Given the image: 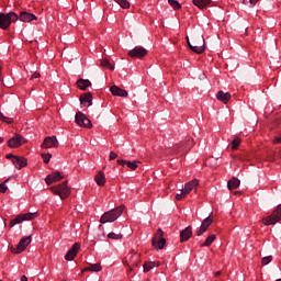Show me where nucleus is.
<instances>
[{"label":"nucleus","mask_w":281,"mask_h":281,"mask_svg":"<svg viewBox=\"0 0 281 281\" xmlns=\"http://www.w3.org/2000/svg\"><path fill=\"white\" fill-rule=\"evenodd\" d=\"M193 44L190 43V37L187 36V43L191 50L195 54H203L205 52V37L203 35H193Z\"/></svg>","instance_id":"1"},{"label":"nucleus","mask_w":281,"mask_h":281,"mask_svg":"<svg viewBox=\"0 0 281 281\" xmlns=\"http://www.w3.org/2000/svg\"><path fill=\"white\" fill-rule=\"evenodd\" d=\"M126 206L121 205L114 210L108 211L105 212L101 218H100V223H102L103 225L105 223H115V221H117V218L120 217L121 214L124 213Z\"/></svg>","instance_id":"2"},{"label":"nucleus","mask_w":281,"mask_h":281,"mask_svg":"<svg viewBox=\"0 0 281 281\" xmlns=\"http://www.w3.org/2000/svg\"><path fill=\"white\" fill-rule=\"evenodd\" d=\"M15 21H19V15L15 12L0 13V30H8Z\"/></svg>","instance_id":"3"},{"label":"nucleus","mask_w":281,"mask_h":281,"mask_svg":"<svg viewBox=\"0 0 281 281\" xmlns=\"http://www.w3.org/2000/svg\"><path fill=\"white\" fill-rule=\"evenodd\" d=\"M67 183L68 182L65 181L61 184L50 187L49 190H52L54 194H57V196H60V199L65 200L69 194H71V190L67 187Z\"/></svg>","instance_id":"4"},{"label":"nucleus","mask_w":281,"mask_h":281,"mask_svg":"<svg viewBox=\"0 0 281 281\" xmlns=\"http://www.w3.org/2000/svg\"><path fill=\"white\" fill-rule=\"evenodd\" d=\"M281 221V204L277 206V209L272 212L271 215L262 220L263 225H276V223H280Z\"/></svg>","instance_id":"5"},{"label":"nucleus","mask_w":281,"mask_h":281,"mask_svg":"<svg viewBox=\"0 0 281 281\" xmlns=\"http://www.w3.org/2000/svg\"><path fill=\"white\" fill-rule=\"evenodd\" d=\"M151 245L155 249H164L166 247V238H164V231L161 228L157 229V233L151 239Z\"/></svg>","instance_id":"6"},{"label":"nucleus","mask_w":281,"mask_h":281,"mask_svg":"<svg viewBox=\"0 0 281 281\" xmlns=\"http://www.w3.org/2000/svg\"><path fill=\"white\" fill-rule=\"evenodd\" d=\"M75 122L78 124V126H83V128H92L93 124L91 123V120L87 117L82 112H77L75 116Z\"/></svg>","instance_id":"7"},{"label":"nucleus","mask_w":281,"mask_h":281,"mask_svg":"<svg viewBox=\"0 0 281 281\" xmlns=\"http://www.w3.org/2000/svg\"><path fill=\"white\" fill-rule=\"evenodd\" d=\"M34 218H36V213L20 214L15 218L11 220L10 227H14L15 225H21L23 221H32Z\"/></svg>","instance_id":"8"},{"label":"nucleus","mask_w":281,"mask_h":281,"mask_svg":"<svg viewBox=\"0 0 281 281\" xmlns=\"http://www.w3.org/2000/svg\"><path fill=\"white\" fill-rule=\"evenodd\" d=\"M27 140L25 137H23L21 134H15L13 137H11L8 140L9 148H19L20 146H23Z\"/></svg>","instance_id":"9"},{"label":"nucleus","mask_w":281,"mask_h":281,"mask_svg":"<svg viewBox=\"0 0 281 281\" xmlns=\"http://www.w3.org/2000/svg\"><path fill=\"white\" fill-rule=\"evenodd\" d=\"M148 54V50L142 46H136L128 52L131 58H144Z\"/></svg>","instance_id":"10"},{"label":"nucleus","mask_w":281,"mask_h":281,"mask_svg":"<svg viewBox=\"0 0 281 281\" xmlns=\"http://www.w3.org/2000/svg\"><path fill=\"white\" fill-rule=\"evenodd\" d=\"M212 223H214V217H212V215H209L202 221L200 228L196 231V236H203V234H205V231L210 228V225H212Z\"/></svg>","instance_id":"11"},{"label":"nucleus","mask_w":281,"mask_h":281,"mask_svg":"<svg viewBox=\"0 0 281 281\" xmlns=\"http://www.w3.org/2000/svg\"><path fill=\"white\" fill-rule=\"evenodd\" d=\"M126 265H127L130 271L133 270V267H138L139 266V254L131 252L130 255H127Z\"/></svg>","instance_id":"12"},{"label":"nucleus","mask_w":281,"mask_h":281,"mask_svg":"<svg viewBox=\"0 0 281 281\" xmlns=\"http://www.w3.org/2000/svg\"><path fill=\"white\" fill-rule=\"evenodd\" d=\"M30 243H32V236L23 237L19 241V244L14 250V254H23V251H25V247H27V245H30Z\"/></svg>","instance_id":"13"},{"label":"nucleus","mask_w":281,"mask_h":281,"mask_svg":"<svg viewBox=\"0 0 281 281\" xmlns=\"http://www.w3.org/2000/svg\"><path fill=\"white\" fill-rule=\"evenodd\" d=\"M42 148H58V139L56 136H48L42 143Z\"/></svg>","instance_id":"14"},{"label":"nucleus","mask_w":281,"mask_h":281,"mask_svg":"<svg viewBox=\"0 0 281 281\" xmlns=\"http://www.w3.org/2000/svg\"><path fill=\"white\" fill-rule=\"evenodd\" d=\"M78 251H80V244L76 243L67 251V254L65 256V260H74L76 258V256H78Z\"/></svg>","instance_id":"15"},{"label":"nucleus","mask_w":281,"mask_h":281,"mask_svg":"<svg viewBox=\"0 0 281 281\" xmlns=\"http://www.w3.org/2000/svg\"><path fill=\"white\" fill-rule=\"evenodd\" d=\"M18 19H20L22 23H32V21H36V15L34 13L22 11L20 13V16L18 15Z\"/></svg>","instance_id":"16"},{"label":"nucleus","mask_w":281,"mask_h":281,"mask_svg":"<svg viewBox=\"0 0 281 281\" xmlns=\"http://www.w3.org/2000/svg\"><path fill=\"white\" fill-rule=\"evenodd\" d=\"M63 179V173L59 171L52 172L48 175L45 179L47 186H52V183H56L57 181H60Z\"/></svg>","instance_id":"17"},{"label":"nucleus","mask_w":281,"mask_h":281,"mask_svg":"<svg viewBox=\"0 0 281 281\" xmlns=\"http://www.w3.org/2000/svg\"><path fill=\"white\" fill-rule=\"evenodd\" d=\"M110 91L112 95H117L119 98H127L128 97V91L117 87V86H112L110 88Z\"/></svg>","instance_id":"18"},{"label":"nucleus","mask_w":281,"mask_h":281,"mask_svg":"<svg viewBox=\"0 0 281 281\" xmlns=\"http://www.w3.org/2000/svg\"><path fill=\"white\" fill-rule=\"evenodd\" d=\"M192 237V226H188L180 232V241L186 243Z\"/></svg>","instance_id":"19"},{"label":"nucleus","mask_w":281,"mask_h":281,"mask_svg":"<svg viewBox=\"0 0 281 281\" xmlns=\"http://www.w3.org/2000/svg\"><path fill=\"white\" fill-rule=\"evenodd\" d=\"M89 104V106H91V104H93V94H91V92H86L80 97V104L81 106H85L86 104Z\"/></svg>","instance_id":"20"},{"label":"nucleus","mask_w":281,"mask_h":281,"mask_svg":"<svg viewBox=\"0 0 281 281\" xmlns=\"http://www.w3.org/2000/svg\"><path fill=\"white\" fill-rule=\"evenodd\" d=\"M13 165L18 170H21V168H25L27 166V159L24 157H13Z\"/></svg>","instance_id":"21"},{"label":"nucleus","mask_w":281,"mask_h":281,"mask_svg":"<svg viewBox=\"0 0 281 281\" xmlns=\"http://www.w3.org/2000/svg\"><path fill=\"white\" fill-rule=\"evenodd\" d=\"M216 98L220 102L227 104V102L232 100V94L229 92H224L223 90H220L216 94Z\"/></svg>","instance_id":"22"},{"label":"nucleus","mask_w":281,"mask_h":281,"mask_svg":"<svg viewBox=\"0 0 281 281\" xmlns=\"http://www.w3.org/2000/svg\"><path fill=\"white\" fill-rule=\"evenodd\" d=\"M188 146H192L191 139H188L186 143L182 142L180 144L175 145L172 150H173V153H179V150H186V148H188Z\"/></svg>","instance_id":"23"},{"label":"nucleus","mask_w":281,"mask_h":281,"mask_svg":"<svg viewBox=\"0 0 281 281\" xmlns=\"http://www.w3.org/2000/svg\"><path fill=\"white\" fill-rule=\"evenodd\" d=\"M192 3L199 8V10H205V8L212 3V0H193Z\"/></svg>","instance_id":"24"},{"label":"nucleus","mask_w":281,"mask_h":281,"mask_svg":"<svg viewBox=\"0 0 281 281\" xmlns=\"http://www.w3.org/2000/svg\"><path fill=\"white\" fill-rule=\"evenodd\" d=\"M94 181L98 186L103 187L106 183V177L104 176V171H99L94 177Z\"/></svg>","instance_id":"25"},{"label":"nucleus","mask_w":281,"mask_h":281,"mask_svg":"<svg viewBox=\"0 0 281 281\" xmlns=\"http://www.w3.org/2000/svg\"><path fill=\"white\" fill-rule=\"evenodd\" d=\"M77 86L81 91H87L88 87H91V81L89 79H79Z\"/></svg>","instance_id":"26"},{"label":"nucleus","mask_w":281,"mask_h":281,"mask_svg":"<svg viewBox=\"0 0 281 281\" xmlns=\"http://www.w3.org/2000/svg\"><path fill=\"white\" fill-rule=\"evenodd\" d=\"M199 186V180L194 179L188 183L184 184V194H188L193 188H196Z\"/></svg>","instance_id":"27"},{"label":"nucleus","mask_w":281,"mask_h":281,"mask_svg":"<svg viewBox=\"0 0 281 281\" xmlns=\"http://www.w3.org/2000/svg\"><path fill=\"white\" fill-rule=\"evenodd\" d=\"M239 186H240V180H238V178H233L227 182L228 190H236V188H238Z\"/></svg>","instance_id":"28"},{"label":"nucleus","mask_w":281,"mask_h":281,"mask_svg":"<svg viewBox=\"0 0 281 281\" xmlns=\"http://www.w3.org/2000/svg\"><path fill=\"white\" fill-rule=\"evenodd\" d=\"M83 271H94L98 273L99 271H102V266H100V263H92L89 267H86Z\"/></svg>","instance_id":"29"},{"label":"nucleus","mask_w":281,"mask_h":281,"mask_svg":"<svg viewBox=\"0 0 281 281\" xmlns=\"http://www.w3.org/2000/svg\"><path fill=\"white\" fill-rule=\"evenodd\" d=\"M100 65L101 67H105V69H110V71L115 70V66L111 65V61H109V59H101Z\"/></svg>","instance_id":"30"},{"label":"nucleus","mask_w":281,"mask_h":281,"mask_svg":"<svg viewBox=\"0 0 281 281\" xmlns=\"http://www.w3.org/2000/svg\"><path fill=\"white\" fill-rule=\"evenodd\" d=\"M215 240H216V235L212 234L204 240V243L201 244V247H210V245H212V243H214Z\"/></svg>","instance_id":"31"},{"label":"nucleus","mask_w":281,"mask_h":281,"mask_svg":"<svg viewBox=\"0 0 281 281\" xmlns=\"http://www.w3.org/2000/svg\"><path fill=\"white\" fill-rule=\"evenodd\" d=\"M155 269V261H146L144 265H143V271L144 273H148V271Z\"/></svg>","instance_id":"32"},{"label":"nucleus","mask_w":281,"mask_h":281,"mask_svg":"<svg viewBox=\"0 0 281 281\" xmlns=\"http://www.w3.org/2000/svg\"><path fill=\"white\" fill-rule=\"evenodd\" d=\"M119 5H121V8H123L124 10H128V8H131V2H128V0H114Z\"/></svg>","instance_id":"33"},{"label":"nucleus","mask_w":281,"mask_h":281,"mask_svg":"<svg viewBox=\"0 0 281 281\" xmlns=\"http://www.w3.org/2000/svg\"><path fill=\"white\" fill-rule=\"evenodd\" d=\"M0 121L4 122L5 124H12L14 119L3 115V113L0 111Z\"/></svg>","instance_id":"34"},{"label":"nucleus","mask_w":281,"mask_h":281,"mask_svg":"<svg viewBox=\"0 0 281 281\" xmlns=\"http://www.w3.org/2000/svg\"><path fill=\"white\" fill-rule=\"evenodd\" d=\"M137 164H139V161L135 160V161H128L126 160L125 166H127V168H130L131 170H137L138 166Z\"/></svg>","instance_id":"35"},{"label":"nucleus","mask_w":281,"mask_h":281,"mask_svg":"<svg viewBox=\"0 0 281 281\" xmlns=\"http://www.w3.org/2000/svg\"><path fill=\"white\" fill-rule=\"evenodd\" d=\"M169 5L173 8V10H181V3L177 0H168Z\"/></svg>","instance_id":"36"},{"label":"nucleus","mask_w":281,"mask_h":281,"mask_svg":"<svg viewBox=\"0 0 281 281\" xmlns=\"http://www.w3.org/2000/svg\"><path fill=\"white\" fill-rule=\"evenodd\" d=\"M108 238H110L111 240H122L123 235L122 234H115V233H110L108 235Z\"/></svg>","instance_id":"37"},{"label":"nucleus","mask_w":281,"mask_h":281,"mask_svg":"<svg viewBox=\"0 0 281 281\" xmlns=\"http://www.w3.org/2000/svg\"><path fill=\"white\" fill-rule=\"evenodd\" d=\"M8 181H10V179H7L4 182L0 183V192L2 194H5V192H8Z\"/></svg>","instance_id":"38"},{"label":"nucleus","mask_w":281,"mask_h":281,"mask_svg":"<svg viewBox=\"0 0 281 281\" xmlns=\"http://www.w3.org/2000/svg\"><path fill=\"white\" fill-rule=\"evenodd\" d=\"M238 146H240V138L236 137L232 142V149L233 150H238Z\"/></svg>","instance_id":"39"},{"label":"nucleus","mask_w":281,"mask_h":281,"mask_svg":"<svg viewBox=\"0 0 281 281\" xmlns=\"http://www.w3.org/2000/svg\"><path fill=\"white\" fill-rule=\"evenodd\" d=\"M41 156H42V159H43L44 164H49V159H52V154L42 153Z\"/></svg>","instance_id":"40"},{"label":"nucleus","mask_w":281,"mask_h":281,"mask_svg":"<svg viewBox=\"0 0 281 281\" xmlns=\"http://www.w3.org/2000/svg\"><path fill=\"white\" fill-rule=\"evenodd\" d=\"M186 196H188V194L184 193V190L182 189L180 193L176 194V199L177 201H181L182 199H186Z\"/></svg>","instance_id":"41"},{"label":"nucleus","mask_w":281,"mask_h":281,"mask_svg":"<svg viewBox=\"0 0 281 281\" xmlns=\"http://www.w3.org/2000/svg\"><path fill=\"white\" fill-rule=\"evenodd\" d=\"M271 260H273V256H267L262 258V265H269V262H271Z\"/></svg>","instance_id":"42"},{"label":"nucleus","mask_w":281,"mask_h":281,"mask_svg":"<svg viewBox=\"0 0 281 281\" xmlns=\"http://www.w3.org/2000/svg\"><path fill=\"white\" fill-rule=\"evenodd\" d=\"M110 161H113L114 159H117V154L115 151H111L109 156Z\"/></svg>","instance_id":"43"},{"label":"nucleus","mask_w":281,"mask_h":281,"mask_svg":"<svg viewBox=\"0 0 281 281\" xmlns=\"http://www.w3.org/2000/svg\"><path fill=\"white\" fill-rule=\"evenodd\" d=\"M273 144H281V133L274 137V139L272 140Z\"/></svg>","instance_id":"44"},{"label":"nucleus","mask_w":281,"mask_h":281,"mask_svg":"<svg viewBox=\"0 0 281 281\" xmlns=\"http://www.w3.org/2000/svg\"><path fill=\"white\" fill-rule=\"evenodd\" d=\"M116 161H117L119 166H126L127 160L117 159Z\"/></svg>","instance_id":"45"},{"label":"nucleus","mask_w":281,"mask_h":281,"mask_svg":"<svg viewBox=\"0 0 281 281\" xmlns=\"http://www.w3.org/2000/svg\"><path fill=\"white\" fill-rule=\"evenodd\" d=\"M14 157H18V156H14L12 154L7 155V159H12V162L14 161Z\"/></svg>","instance_id":"46"},{"label":"nucleus","mask_w":281,"mask_h":281,"mask_svg":"<svg viewBox=\"0 0 281 281\" xmlns=\"http://www.w3.org/2000/svg\"><path fill=\"white\" fill-rule=\"evenodd\" d=\"M260 0H249L250 5H256Z\"/></svg>","instance_id":"47"},{"label":"nucleus","mask_w":281,"mask_h":281,"mask_svg":"<svg viewBox=\"0 0 281 281\" xmlns=\"http://www.w3.org/2000/svg\"><path fill=\"white\" fill-rule=\"evenodd\" d=\"M20 281H27V277L26 276H22Z\"/></svg>","instance_id":"48"},{"label":"nucleus","mask_w":281,"mask_h":281,"mask_svg":"<svg viewBox=\"0 0 281 281\" xmlns=\"http://www.w3.org/2000/svg\"><path fill=\"white\" fill-rule=\"evenodd\" d=\"M221 271L215 272V278H218L221 276Z\"/></svg>","instance_id":"49"},{"label":"nucleus","mask_w":281,"mask_h":281,"mask_svg":"<svg viewBox=\"0 0 281 281\" xmlns=\"http://www.w3.org/2000/svg\"><path fill=\"white\" fill-rule=\"evenodd\" d=\"M161 265L159 261H155V267H159Z\"/></svg>","instance_id":"50"},{"label":"nucleus","mask_w":281,"mask_h":281,"mask_svg":"<svg viewBox=\"0 0 281 281\" xmlns=\"http://www.w3.org/2000/svg\"><path fill=\"white\" fill-rule=\"evenodd\" d=\"M0 144H3V137L0 136Z\"/></svg>","instance_id":"51"},{"label":"nucleus","mask_w":281,"mask_h":281,"mask_svg":"<svg viewBox=\"0 0 281 281\" xmlns=\"http://www.w3.org/2000/svg\"><path fill=\"white\" fill-rule=\"evenodd\" d=\"M36 78H41V74L36 72Z\"/></svg>","instance_id":"52"},{"label":"nucleus","mask_w":281,"mask_h":281,"mask_svg":"<svg viewBox=\"0 0 281 281\" xmlns=\"http://www.w3.org/2000/svg\"><path fill=\"white\" fill-rule=\"evenodd\" d=\"M244 3H245V5H247V3H249V1H247V0H244Z\"/></svg>","instance_id":"53"},{"label":"nucleus","mask_w":281,"mask_h":281,"mask_svg":"<svg viewBox=\"0 0 281 281\" xmlns=\"http://www.w3.org/2000/svg\"><path fill=\"white\" fill-rule=\"evenodd\" d=\"M234 194H240V191H235Z\"/></svg>","instance_id":"54"},{"label":"nucleus","mask_w":281,"mask_h":281,"mask_svg":"<svg viewBox=\"0 0 281 281\" xmlns=\"http://www.w3.org/2000/svg\"><path fill=\"white\" fill-rule=\"evenodd\" d=\"M31 78H32V80H34V78H35V75H33Z\"/></svg>","instance_id":"55"},{"label":"nucleus","mask_w":281,"mask_h":281,"mask_svg":"<svg viewBox=\"0 0 281 281\" xmlns=\"http://www.w3.org/2000/svg\"><path fill=\"white\" fill-rule=\"evenodd\" d=\"M0 74H1V67H0Z\"/></svg>","instance_id":"56"}]
</instances>
